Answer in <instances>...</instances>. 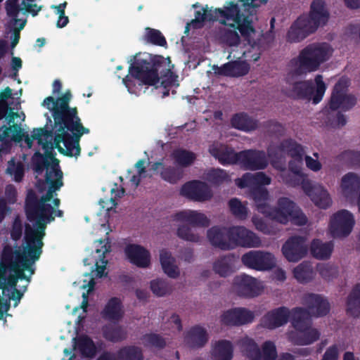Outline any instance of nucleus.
Segmentation results:
<instances>
[{
    "label": "nucleus",
    "instance_id": "nucleus-1",
    "mask_svg": "<svg viewBox=\"0 0 360 360\" xmlns=\"http://www.w3.org/2000/svg\"><path fill=\"white\" fill-rule=\"evenodd\" d=\"M72 99L70 90L55 99L52 96L46 97L42 105L52 112L54 120V143L58 151L68 157H77L80 155L79 141L83 134H89L90 130L83 126L78 116L76 107L70 108Z\"/></svg>",
    "mask_w": 360,
    "mask_h": 360
},
{
    "label": "nucleus",
    "instance_id": "nucleus-2",
    "mask_svg": "<svg viewBox=\"0 0 360 360\" xmlns=\"http://www.w3.org/2000/svg\"><path fill=\"white\" fill-rule=\"evenodd\" d=\"M271 184V178L262 172L255 174L245 173L240 178L236 179L238 188H251L250 195L255 201L257 210L269 219L287 224L289 221L297 226H303L307 223V217L302 210L292 200L288 198H281L277 207H271L266 200L269 192L264 186Z\"/></svg>",
    "mask_w": 360,
    "mask_h": 360
},
{
    "label": "nucleus",
    "instance_id": "nucleus-3",
    "mask_svg": "<svg viewBox=\"0 0 360 360\" xmlns=\"http://www.w3.org/2000/svg\"><path fill=\"white\" fill-rule=\"evenodd\" d=\"M62 179V171L56 172L55 180L52 179V171H47L45 181L49 184V187L46 193L39 199L34 191L29 190L26 196L25 205L26 217L28 221L34 224L33 226L29 224H25V235L43 246L46 224L55 219V217L53 216L54 209L47 202L52 199L53 193L63 186Z\"/></svg>",
    "mask_w": 360,
    "mask_h": 360
},
{
    "label": "nucleus",
    "instance_id": "nucleus-4",
    "mask_svg": "<svg viewBox=\"0 0 360 360\" xmlns=\"http://www.w3.org/2000/svg\"><path fill=\"white\" fill-rule=\"evenodd\" d=\"M170 63L169 58H165L162 56L148 55L141 57L136 55L134 63L129 67V75L123 78L122 82L129 92L134 93L135 80L139 82V85L154 86L161 78V85L164 89H167L174 82Z\"/></svg>",
    "mask_w": 360,
    "mask_h": 360
},
{
    "label": "nucleus",
    "instance_id": "nucleus-5",
    "mask_svg": "<svg viewBox=\"0 0 360 360\" xmlns=\"http://www.w3.org/2000/svg\"><path fill=\"white\" fill-rule=\"evenodd\" d=\"M215 13L223 18L221 23L226 25V20L233 21L230 26L239 30L244 38H248L255 30L250 15L240 12L238 5L233 1L226 2L223 8H216ZM221 40L229 46H237L240 41L239 34L236 30H226L221 34Z\"/></svg>",
    "mask_w": 360,
    "mask_h": 360
},
{
    "label": "nucleus",
    "instance_id": "nucleus-6",
    "mask_svg": "<svg viewBox=\"0 0 360 360\" xmlns=\"http://www.w3.org/2000/svg\"><path fill=\"white\" fill-rule=\"evenodd\" d=\"M332 51L330 45L326 42L308 44L290 60L291 69L288 75L301 77L318 70L330 58Z\"/></svg>",
    "mask_w": 360,
    "mask_h": 360
},
{
    "label": "nucleus",
    "instance_id": "nucleus-7",
    "mask_svg": "<svg viewBox=\"0 0 360 360\" xmlns=\"http://www.w3.org/2000/svg\"><path fill=\"white\" fill-rule=\"evenodd\" d=\"M328 18L324 0H314L309 15L300 16L290 26L286 35L287 41L297 43L302 41L316 32L321 25H326Z\"/></svg>",
    "mask_w": 360,
    "mask_h": 360
},
{
    "label": "nucleus",
    "instance_id": "nucleus-8",
    "mask_svg": "<svg viewBox=\"0 0 360 360\" xmlns=\"http://www.w3.org/2000/svg\"><path fill=\"white\" fill-rule=\"evenodd\" d=\"M24 241L25 245L22 250L20 248L13 250L9 245L4 247L0 262V277L6 278L7 271H11L13 265L19 263L22 257L26 258V255L30 257L32 262L39 260L42 254L43 245L26 235L24 236Z\"/></svg>",
    "mask_w": 360,
    "mask_h": 360
},
{
    "label": "nucleus",
    "instance_id": "nucleus-9",
    "mask_svg": "<svg viewBox=\"0 0 360 360\" xmlns=\"http://www.w3.org/2000/svg\"><path fill=\"white\" fill-rule=\"evenodd\" d=\"M51 136L52 130H49L46 127L34 129L31 136L24 133L18 124L11 127L4 124L0 127V141L4 144H8V146L11 141L20 142L23 139L29 148L32 146L34 140H37L38 143L43 146L45 140H48Z\"/></svg>",
    "mask_w": 360,
    "mask_h": 360
},
{
    "label": "nucleus",
    "instance_id": "nucleus-10",
    "mask_svg": "<svg viewBox=\"0 0 360 360\" xmlns=\"http://www.w3.org/2000/svg\"><path fill=\"white\" fill-rule=\"evenodd\" d=\"M314 81L316 89L311 80L294 82L290 91L292 96L296 99L312 100L314 104L320 103L324 96L326 86L321 75H317Z\"/></svg>",
    "mask_w": 360,
    "mask_h": 360
},
{
    "label": "nucleus",
    "instance_id": "nucleus-11",
    "mask_svg": "<svg viewBox=\"0 0 360 360\" xmlns=\"http://www.w3.org/2000/svg\"><path fill=\"white\" fill-rule=\"evenodd\" d=\"M349 84V81L345 78L338 81L333 87L326 108L332 111L338 109L347 111L356 105V98L354 95L347 94Z\"/></svg>",
    "mask_w": 360,
    "mask_h": 360
},
{
    "label": "nucleus",
    "instance_id": "nucleus-12",
    "mask_svg": "<svg viewBox=\"0 0 360 360\" xmlns=\"http://www.w3.org/2000/svg\"><path fill=\"white\" fill-rule=\"evenodd\" d=\"M42 148L45 151L43 155L39 152L34 156V169L38 174H41L44 169L52 171V177H56V172L61 171L59 167V160L55 158L56 153L53 151V143L51 141L45 140Z\"/></svg>",
    "mask_w": 360,
    "mask_h": 360
},
{
    "label": "nucleus",
    "instance_id": "nucleus-13",
    "mask_svg": "<svg viewBox=\"0 0 360 360\" xmlns=\"http://www.w3.org/2000/svg\"><path fill=\"white\" fill-rule=\"evenodd\" d=\"M354 224L352 214L347 210H341L331 217L329 231L333 238L347 237L352 232Z\"/></svg>",
    "mask_w": 360,
    "mask_h": 360
},
{
    "label": "nucleus",
    "instance_id": "nucleus-14",
    "mask_svg": "<svg viewBox=\"0 0 360 360\" xmlns=\"http://www.w3.org/2000/svg\"><path fill=\"white\" fill-rule=\"evenodd\" d=\"M241 261L245 266L257 271H269L276 265L272 253L260 250H252L244 254Z\"/></svg>",
    "mask_w": 360,
    "mask_h": 360
},
{
    "label": "nucleus",
    "instance_id": "nucleus-15",
    "mask_svg": "<svg viewBox=\"0 0 360 360\" xmlns=\"http://www.w3.org/2000/svg\"><path fill=\"white\" fill-rule=\"evenodd\" d=\"M181 195L196 202H205L212 197L210 186L205 182L193 180L184 184L181 190Z\"/></svg>",
    "mask_w": 360,
    "mask_h": 360
},
{
    "label": "nucleus",
    "instance_id": "nucleus-16",
    "mask_svg": "<svg viewBox=\"0 0 360 360\" xmlns=\"http://www.w3.org/2000/svg\"><path fill=\"white\" fill-rule=\"evenodd\" d=\"M34 263L32 262L30 257L26 255V258L22 257L19 263L13 265L11 272H13V274L6 276V287H10L13 290L16 288L18 280L30 281V276L34 274V268L32 267Z\"/></svg>",
    "mask_w": 360,
    "mask_h": 360
},
{
    "label": "nucleus",
    "instance_id": "nucleus-17",
    "mask_svg": "<svg viewBox=\"0 0 360 360\" xmlns=\"http://www.w3.org/2000/svg\"><path fill=\"white\" fill-rule=\"evenodd\" d=\"M301 186L316 207L326 210L331 205L332 199L328 191L322 186L313 185L309 179H302Z\"/></svg>",
    "mask_w": 360,
    "mask_h": 360
},
{
    "label": "nucleus",
    "instance_id": "nucleus-18",
    "mask_svg": "<svg viewBox=\"0 0 360 360\" xmlns=\"http://www.w3.org/2000/svg\"><path fill=\"white\" fill-rule=\"evenodd\" d=\"M306 238L300 236L289 238L282 246V252L285 259L290 262H297L307 253Z\"/></svg>",
    "mask_w": 360,
    "mask_h": 360
},
{
    "label": "nucleus",
    "instance_id": "nucleus-19",
    "mask_svg": "<svg viewBox=\"0 0 360 360\" xmlns=\"http://www.w3.org/2000/svg\"><path fill=\"white\" fill-rule=\"evenodd\" d=\"M233 288L236 293L242 297L252 298L261 292V288L255 278L240 274L233 278Z\"/></svg>",
    "mask_w": 360,
    "mask_h": 360
},
{
    "label": "nucleus",
    "instance_id": "nucleus-20",
    "mask_svg": "<svg viewBox=\"0 0 360 360\" xmlns=\"http://www.w3.org/2000/svg\"><path fill=\"white\" fill-rule=\"evenodd\" d=\"M238 164L250 170H261L268 166V158L264 150L249 149L238 152Z\"/></svg>",
    "mask_w": 360,
    "mask_h": 360
},
{
    "label": "nucleus",
    "instance_id": "nucleus-21",
    "mask_svg": "<svg viewBox=\"0 0 360 360\" xmlns=\"http://www.w3.org/2000/svg\"><path fill=\"white\" fill-rule=\"evenodd\" d=\"M230 233V243L232 249L236 246L258 247L261 243L259 238L244 226H232L231 227Z\"/></svg>",
    "mask_w": 360,
    "mask_h": 360
},
{
    "label": "nucleus",
    "instance_id": "nucleus-22",
    "mask_svg": "<svg viewBox=\"0 0 360 360\" xmlns=\"http://www.w3.org/2000/svg\"><path fill=\"white\" fill-rule=\"evenodd\" d=\"M290 310L281 306L266 313L261 319V325L264 328L274 330L285 326L290 320Z\"/></svg>",
    "mask_w": 360,
    "mask_h": 360
},
{
    "label": "nucleus",
    "instance_id": "nucleus-23",
    "mask_svg": "<svg viewBox=\"0 0 360 360\" xmlns=\"http://www.w3.org/2000/svg\"><path fill=\"white\" fill-rule=\"evenodd\" d=\"M255 315L250 310L243 307H236L224 311L221 316L222 324L229 326H239L252 323Z\"/></svg>",
    "mask_w": 360,
    "mask_h": 360
},
{
    "label": "nucleus",
    "instance_id": "nucleus-24",
    "mask_svg": "<svg viewBox=\"0 0 360 360\" xmlns=\"http://www.w3.org/2000/svg\"><path fill=\"white\" fill-rule=\"evenodd\" d=\"M302 303L311 316L322 317L326 316L330 309L328 300L321 295L315 293L306 294L302 299Z\"/></svg>",
    "mask_w": 360,
    "mask_h": 360
},
{
    "label": "nucleus",
    "instance_id": "nucleus-25",
    "mask_svg": "<svg viewBox=\"0 0 360 360\" xmlns=\"http://www.w3.org/2000/svg\"><path fill=\"white\" fill-rule=\"evenodd\" d=\"M209 152L222 165L238 164L240 155L227 145L216 143L210 146Z\"/></svg>",
    "mask_w": 360,
    "mask_h": 360
},
{
    "label": "nucleus",
    "instance_id": "nucleus-26",
    "mask_svg": "<svg viewBox=\"0 0 360 360\" xmlns=\"http://www.w3.org/2000/svg\"><path fill=\"white\" fill-rule=\"evenodd\" d=\"M124 253L130 263L139 268H147L150 264V252L140 245H127Z\"/></svg>",
    "mask_w": 360,
    "mask_h": 360
},
{
    "label": "nucleus",
    "instance_id": "nucleus-27",
    "mask_svg": "<svg viewBox=\"0 0 360 360\" xmlns=\"http://www.w3.org/2000/svg\"><path fill=\"white\" fill-rule=\"evenodd\" d=\"M231 227L213 226L207 231V238L210 243L223 250L232 249L230 243Z\"/></svg>",
    "mask_w": 360,
    "mask_h": 360
},
{
    "label": "nucleus",
    "instance_id": "nucleus-28",
    "mask_svg": "<svg viewBox=\"0 0 360 360\" xmlns=\"http://www.w3.org/2000/svg\"><path fill=\"white\" fill-rule=\"evenodd\" d=\"M218 75L238 77L247 75L250 70L249 65L244 61H229L221 66L214 65L212 68Z\"/></svg>",
    "mask_w": 360,
    "mask_h": 360
},
{
    "label": "nucleus",
    "instance_id": "nucleus-29",
    "mask_svg": "<svg viewBox=\"0 0 360 360\" xmlns=\"http://www.w3.org/2000/svg\"><path fill=\"white\" fill-rule=\"evenodd\" d=\"M209 340L207 330L200 325L192 326L185 334L184 342L191 349L203 347Z\"/></svg>",
    "mask_w": 360,
    "mask_h": 360
},
{
    "label": "nucleus",
    "instance_id": "nucleus-30",
    "mask_svg": "<svg viewBox=\"0 0 360 360\" xmlns=\"http://www.w3.org/2000/svg\"><path fill=\"white\" fill-rule=\"evenodd\" d=\"M174 219L178 221L187 222L193 226L207 227L210 219L203 213L195 210H183L174 215Z\"/></svg>",
    "mask_w": 360,
    "mask_h": 360
},
{
    "label": "nucleus",
    "instance_id": "nucleus-31",
    "mask_svg": "<svg viewBox=\"0 0 360 360\" xmlns=\"http://www.w3.org/2000/svg\"><path fill=\"white\" fill-rule=\"evenodd\" d=\"M311 316L308 310L303 307H297L290 310V320L297 333L309 329L311 326Z\"/></svg>",
    "mask_w": 360,
    "mask_h": 360
},
{
    "label": "nucleus",
    "instance_id": "nucleus-32",
    "mask_svg": "<svg viewBox=\"0 0 360 360\" xmlns=\"http://www.w3.org/2000/svg\"><path fill=\"white\" fill-rule=\"evenodd\" d=\"M103 338L108 342L112 343L121 342L127 338V329L117 323H109L101 327Z\"/></svg>",
    "mask_w": 360,
    "mask_h": 360
},
{
    "label": "nucleus",
    "instance_id": "nucleus-33",
    "mask_svg": "<svg viewBox=\"0 0 360 360\" xmlns=\"http://www.w3.org/2000/svg\"><path fill=\"white\" fill-rule=\"evenodd\" d=\"M101 316L103 319L110 321H119L123 316L122 304L120 298L111 297L103 309Z\"/></svg>",
    "mask_w": 360,
    "mask_h": 360
},
{
    "label": "nucleus",
    "instance_id": "nucleus-34",
    "mask_svg": "<svg viewBox=\"0 0 360 360\" xmlns=\"http://www.w3.org/2000/svg\"><path fill=\"white\" fill-rule=\"evenodd\" d=\"M212 360H231L233 356V346L231 341L220 340L217 341L212 349Z\"/></svg>",
    "mask_w": 360,
    "mask_h": 360
},
{
    "label": "nucleus",
    "instance_id": "nucleus-35",
    "mask_svg": "<svg viewBox=\"0 0 360 360\" xmlns=\"http://www.w3.org/2000/svg\"><path fill=\"white\" fill-rule=\"evenodd\" d=\"M75 347L81 355L88 359H93L97 352V348L93 340L87 335H80L74 338Z\"/></svg>",
    "mask_w": 360,
    "mask_h": 360
},
{
    "label": "nucleus",
    "instance_id": "nucleus-36",
    "mask_svg": "<svg viewBox=\"0 0 360 360\" xmlns=\"http://www.w3.org/2000/svg\"><path fill=\"white\" fill-rule=\"evenodd\" d=\"M320 332L316 329L309 328L304 330H300L298 333H292L290 334L291 341L297 345H309L317 341L320 338Z\"/></svg>",
    "mask_w": 360,
    "mask_h": 360
},
{
    "label": "nucleus",
    "instance_id": "nucleus-37",
    "mask_svg": "<svg viewBox=\"0 0 360 360\" xmlns=\"http://www.w3.org/2000/svg\"><path fill=\"white\" fill-rule=\"evenodd\" d=\"M277 148L281 152H286L289 156L300 162L303 160L304 150L303 146L292 139L283 140Z\"/></svg>",
    "mask_w": 360,
    "mask_h": 360
},
{
    "label": "nucleus",
    "instance_id": "nucleus-38",
    "mask_svg": "<svg viewBox=\"0 0 360 360\" xmlns=\"http://www.w3.org/2000/svg\"><path fill=\"white\" fill-rule=\"evenodd\" d=\"M159 167H162V171L160 173V177L172 184H176L183 176V172L181 169L173 166L165 167L161 162H155L152 169L156 170Z\"/></svg>",
    "mask_w": 360,
    "mask_h": 360
},
{
    "label": "nucleus",
    "instance_id": "nucleus-39",
    "mask_svg": "<svg viewBox=\"0 0 360 360\" xmlns=\"http://www.w3.org/2000/svg\"><path fill=\"white\" fill-rule=\"evenodd\" d=\"M333 248L332 241L323 243L319 239H314L311 243L310 252L318 259H327L330 257Z\"/></svg>",
    "mask_w": 360,
    "mask_h": 360
},
{
    "label": "nucleus",
    "instance_id": "nucleus-40",
    "mask_svg": "<svg viewBox=\"0 0 360 360\" xmlns=\"http://www.w3.org/2000/svg\"><path fill=\"white\" fill-rule=\"evenodd\" d=\"M232 126L238 129L250 131L259 127L258 120L250 117L246 113H238L231 118Z\"/></svg>",
    "mask_w": 360,
    "mask_h": 360
},
{
    "label": "nucleus",
    "instance_id": "nucleus-41",
    "mask_svg": "<svg viewBox=\"0 0 360 360\" xmlns=\"http://www.w3.org/2000/svg\"><path fill=\"white\" fill-rule=\"evenodd\" d=\"M160 260L163 271L170 278H176L179 274V269L174 264L175 260L169 252L162 250L160 253Z\"/></svg>",
    "mask_w": 360,
    "mask_h": 360
},
{
    "label": "nucleus",
    "instance_id": "nucleus-42",
    "mask_svg": "<svg viewBox=\"0 0 360 360\" xmlns=\"http://www.w3.org/2000/svg\"><path fill=\"white\" fill-rule=\"evenodd\" d=\"M341 187L344 194L349 197L360 190V178L354 173L349 172L342 178Z\"/></svg>",
    "mask_w": 360,
    "mask_h": 360
},
{
    "label": "nucleus",
    "instance_id": "nucleus-43",
    "mask_svg": "<svg viewBox=\"0 0 360 360\" xmlns=\"http://www.w3.org/2000/svg\"><path fill=\"white\" fill-rule=\"evenodd\" d=\"M347 312L354 317L360 316V283L356 284L348 295Z\"/></svg>",
    "mask_w": 360,
    "mask_h": 360
},
{
    "label": "nucleus",
    "instance_id": "nucleus-44",
    "mask_svg": "<svg viewBox=\"0 0 360 360\" xmlns=\"http://www.w3.org/2000/svg\"><path fill=\"white\" fill-rule=\"evenodd\" d=\"M117 360H143L144 356L141 347L127 345L120 347L116 352Z\"/></svg>",
    "mask_w": 360,
    "mask_h": 360
},
{
    "label": "nucleus",
    "instance_id": "nucleus-45",
    "mask_svg": "<svg viewBox=\"0 0 360 360\" xmlns=\"http://www.w3.org/2000/svg\"><path fill=\"white\" fill-rule=\"evenodd\" d=\"M295 278L300 283H307L314 278V271L309 262L304 261L293 269Z\"/></svg>",
    "mask_w": 360,
    "mask_h": 360
},
{
    "label": "nucleus",
    "instance_id": "nucleus-46",
    "mask_svg": "<svg viewBox=\"0 0 360 360\" xmlns=\"http://www.w3.org/2000/svg\"><path fill=\"white\" fill-rule=\"evenodd\" d=\"M233 257L231 255L221 257L213 264V270L221 277H226L231 273V261Z\"/></svg>",
    "mask_w": 360,
    "mask_h": 360
},
{
    "label": "nucleus",
    "instance_id": "nucleus-47",
    "mask_svg": "<svg viewBox=\"0 0 360 360\" xmlns=\"http://www.w3.org/2000/svg\"><path fill=\"white\" fill-rule=\"evenodd\" d=\"M144 39L148 43L158 46L165 47L167 45L165 37L159 30L148 27L145 29Z\"/></svg>",
    "mask_w": 360,
    "mask_h": 360
},
{
    "label": "nucleus",
    "instance_id": "nucleus-48",
    "mask_svg": "<svg viewBox=\"0 0 360 360\" xmlns=\"http://www.w3.org/2000/svg\"><path fill=\"white\" fill-rule=\"evenodd\" d=\"M150 287L153 293L158 297H162L166 295H169L173 290L172 285L167 281L162 279L151 281Z\"/></svg>",
    "mask_w": 360,
    "mask_h": 360
},
{
    "label": "nucleus",
    "instance_id": "nucleus-49",
    "mask_svg": "<svg viewBox=\"0 0 360 360\" xmlns=\"http://www.w3.org/2000/svg\"><path fill=\"white\" fill-rule=\"evenodd\" d=\"M6 173L11 176H13L15 181L20 182L25 175L24 165L20 161L15 162V158H13L8 162Z\"/></svg>",
    "mask_w": 360,
    "mask_h": 360
},
{
    "label": "nucleus",
    "instance_id": "nucleus-50",
    "mask_svg": "<svg viewBox=\"0 0 360 360\" xmlns=\"http://www.w3.org/2000/svg\"><path fill=\"white\" fill-rule=\"evenodd\" d=\"M172 158L179 165L188 167L193 162L195 155L191 151L177 149L172 153Z\"/></svg>",
    "mask_w": 360,
    "mask_h": 360
},
{
    "label": "nucleus",
    "instance_id": "nucleus-51",
    "mask_svg": "<svg viewBox=\"0 0 360 360\" xmlns=\"http://www.w3.org/2000/svg\"><path fill=\"white\" fill-rule=\"evenodd\" d=\"M243 350L245 356L250 360H260L261 349L256 342L252 339L243 341Z\"/></svg>",
    "mask_w": 360,
    "mask_h": 360
},
{
    "label": "nucleus",
    "instance_id": "nucleus-52",
    "mask_svg": "<svg viewBox=\"0 0 360 360\" xmlns=\"http://www.w3.org/2000/svg\"><path fill=\"white\" fill-rule=\"evenodd\" d=\"M206 179L212 184L219 186L230 181V177L222 169H212L206 174Z\"/></svg>",
    "mask_w": 360,
    "mask_h": 360
},
{
    "label": "nucleus",
    "instance_id": "nucleus-53",
    "mask_svg": "<svg viewBox=\"0 0 360 360\" xmlns=\"http://www.w3.org/2000/svg\"><path fill=\"white\" fill-rule=\"evenodd\" d=\"M269 136H281L285 133V127L276 120H269L260 125Z\"/></svg>",
    "mask_w": 360,
    "mask_h": 360
},
{
    "label": "nucleus",
    "instance_id": "nucleus-54",
    "mask_svg": "<svg viewBox=\"0 0 360 360\" xmlns=\"http://www.w3.org/2000/svg\"><path fill=\"white\" fill-rule=\"evenodd\" d=\"M176 235L182 240L193 243H199L201 239L198 233H194L191 227L185 224L179 226Z\"/></svg>",
    "mask_w": 360,
    "mask_h": 360
},
{
    "label": "nucleus",
    "instance_id": "nucleus-55",
    "mask_svg": "<svg viewBox=\"0 0 360 360\" xmlns=\"http://www.w3.org/2000/svg\"><path fill=\"white\" fill-rule=\"evenodd\" d=\"M144 345L158 349H163L166 346L165 339L159 334L147 333L143 336Z\"/></svg>",
    "mask_w": 360,
    "mask_h": 360
},
{
    "label": "nucleus",
    "instance_id": "nucleus-56",
    "mask_svg": "<svg viewBox=\"0 0 360 360\" xmlns=\"http://www.w3.org/2000/svg\"><path fill=\"white\" fill-rule=\"evenodd\" d=\"M231 213L237 218L245 219L248 216V209L237 198H232L229 202Z\"/></svg>",
    "mask_w": 360,
    "mask_h": 360
},
{
    "label": "nucleus",
    "instance_id": "nucleus-57",
    "mask_svg": "<svg viewBox=\"0 0 360 360\" xmlns=\"http://www.w3.org/2000/svg\"><path fill=\"white\" fill-rule=\"evenodd\" d=\"M303 160L300 162L297 160L292 159L288 163V167L290 172H292L294 174H295L297 178L295 180L293 183V186L301 185V181L302 179H308L307 176L302 172V165Z\"/></svg>",
    "mask_w": 360,
    "mask_h": 360
},
{
    "label": "nucleus",
    "instance_id": "nucleus-58",
    "mask_svg": "<svg viewBox=\"0 0 360 360\" xmlns=\"http://www.w3.org/2000/svg\"><path fill=\"white\" fill-rule=\"evenodd\" d=\"M338 159L348 165L360 166V151L345 150L338 155Z\"/></svg>",
    "mask_w": 360,
    "mask_h": 360
},
{
    "label": "nucleus",
    "instance_id": "nucleus-59",
    "mask_svg": "<svg viewBox=\"0 0 360 360\" xmlns=\"http://www.w3.org/2000/svg\"><path fill=\"white\" fill-rule=\"evenodd\" d=\"M317 271L321 276L326 281H330L337 277L338 268L329 264H321L317 266Z\"/></svg>",
    "mask_w": 360,
    "mask_h": 360
},
{
    "label": "nucleus",
    "instance_id": "nucleus-60",
    "mask_svg": "<svg viewBox=\"0 0 360 360\" xmlns=\"http://www.w3.org/2000/svg\"><path fill=\"white\" fill-rule=\"evenodd\" d=\"M124 193V189L123 188H118L117 184H115V188H111V194L113 196H111L110 198V202L111 204L110 207H106L105 205V201L104 200L101 199L99 201V204L101 205L103 208H106V210H109L112 209L113 207H116L117 205V199L120 198L123 196Z\"/></svg>",
    "mask_w": 360,
    "mask_h": 360
},
{
    "label": "nucleus",
    "instance_id": "nucleus-61",
    "mask_svg": "<svg viewBox=\"0 0 360 360\" xmlns=\"http://www.w3.org/2000/svg\"><path fill=\"white\" fill-rule=\"evenodd\" d=\"M22 224L18 217H15L10 231L11 238L14 241L19 240L22 235Z\"/></svg>",
    "mask_w": 360,
    "mask_h": 360
},
{
    "label": "nucleus",
    "instance_id": "nucleus-62",
    "mask_svg": "<svg viewBox=\"0 0 360 360\" xmlns=\"http://www.w3.org/2000/svg\"><path fill=\"white\" fill-rule=\"evenodd\" d=\"M252 223L255 226V228L265 234H269L271 233L270 227L266 224L262 218L258 217H253L252 219Z\"/></svg>",
    "mask_w": 360,
    "mask_h": 360
},
{
    "label": "nucleus",
    "instance_id": "nucleus-63",
    "mask_svg": "<svg viewBox=\"0 0 360 360\" xmlns=\"http://www.w3.org/2000/svg\"><path fill=\"white\" fill-rule=\"evenodd\" d=\"M338 348L336 345L330 346L326 350L321 360H338Z\"/></svg>",
    "mask_w": 360,
    "mask_h": 360
},
{
    "label": "nucleus",
    "instance_id": "nucleus-64",
    "mask_svg": "<svg viewBox=\"0 0 360 360\" xmlns=\"http://www.w3.org/2000/svg\"><path fill=\"white\" fill-rule=\"evenodd\" d=\"M18 0H7L6 2V8L9 15L15 16L18 13L19 6Z\"/></svg>",
    "mask_w": 360,
    "mask_h": 360
}]
</instances>
